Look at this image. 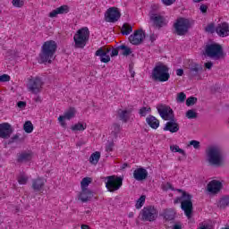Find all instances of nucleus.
<instances>
[{"instance_id":"52","label":"nucleus","mask_w":229,"mask_h":229,"mask_svg":"<svg viewBox=\"0 0 229 229\" xmlns=\"http://www.w3.org/2000/svg\"><path fill=\"white\" fill-rule=\"evenodd\" d=\"M162 3L165 4V6H171L174 3V0H162Z\"/></svg>"},{"instance_id":"53","label":"nucleus","mask_w":229,"mask_h":229,"mask_svg":"<svg viewBox=\"0 0 229 229\" xmlns=\"http://www.w3.org/2000/svg\"><path fill=\"white\" fill-rule=\"evenodd\" d=\"M17 106H18V108H26V102H24V101H19V102L17 103Z\"/></svg>"},{"instance_id":"51","label":"nucleus","mask_w":229,"mask_h":229,"mask_svg":"<svg viewBox=\"0 0 229 229\" xmlns=\"http://www.w3.org/2000/svg\"><path fill=\"white\" fill-rule=\"evenodd\" d=\"M117 55H119V48H113L112 51H111L110 55L112 57H114V56H117Z\"/></svg>"},{"instance_id":"10","label":"nucleus","mask_w":229,"mask_h":229,"mask_svg":"<svg viewBox=\"0 0 229 229\" xmlns=\"http://www.w3.org/2000/svg\"><path fill=\"white\" fill-rule=\"evenodd\" d=\"M44 81L39 77L32 78L29 81L28 89L32 94H38L42 92Z\"/></svg>"},{"instance_id":"44","label":"nucleus","mask_w":229,"mask_h":229,"mask_svg":"<svg viewBox=\"0 0 229 229\" xmlns=\"http://www.w3.org/2000/svg\"><path fill=\"white\" fill-rule=\"evenodd\" d=\"M161 189L162 191H174V189L173 188V185L171 184V182H166V183H163L161 185Z\"/></svg>"},{"instance_id":"24","label":"nucleus","mask_w":229,"mask_h":229,"mask_svg":"<svg viewBox=\"0 0 229 229\" xmlns=\"http://www.w3.org/2000/svg\"><path fill=\"white\" fill-rule=\"evenodd\" d=\"M160 216L165 221H174L176 211L174 208H165L162 210Z\"/></svg>"},{"instance_id":"28","label":"nucleus","mask_w":229,"mask_h":229,"mask_svg":"<svg viewBox=\"0 0 229 229\" xmlns=\"http://www.w3.org/2000/svg\"><path fill=\"white\" fill-rule=\"evenodd\" d=\"M146 121L148 126H150V128H153L154 130H157V128L160 126V122L158 121V119H157V117L153 115L148 116Z\"/></svg>"},{"instance_id":"61","label":"nucleus","mask_w":229,"mask_h":229,"mask_svg":"<svg viewBox=\"0 0 229 229\" xmlns=\"http://www.w3.org/2000/svg\"><path fill=\"white\" fill-rule=\"evenodd\" d=\"M189 144H199V141L192 140L189 142Z\"/></svg>"},{"instance_id":"41","label":"nucleus","mask_w":229,"mask_h":229,"mask_svg":"<svg viewBox=\"0 0 229 229\" xmlns=\"http://www.w3.org/2000/svg\"><path fill=\"white\" fill-rule=\"evenodd\" d=\"M186 117L188 119H196L198 117V113H196L194 110L190 109L186 112Z\"/></svg>"},{"instance_id":"42","label":"nucleus","mask_w":229,"mask_h":229,"mask_svg":"<svg viewBox=\"0 0 229 229\" xmlns=\"http://www.w3.org/2000/svg\"><path fill=\"white\" fill-rule=\"evenodd\" d=\"M185 99H187V96L185 95V93L181 92L177 94V98H176L177 103H184Z\"/></svg>"},{"instance_id":"15","label":"nucleus","mask_w":229,"mask_h":229,"mask_svg":"<svg viewBox=\"0 0 229 229\" xmlns=\"http://www.w3.org/2000/svg\"><path fill=\"white\" fill-rule=\"evenodd\" d=\"M76 115V109L74 107H71L69 110H67L64 115H60L58 117V121L63 126V128H65L67 126V123H65V119L67 121H71V119H73Z\"/></svg>"},{"instance_id":"20","label":"nucleus","mask_w":229,"mask_h":229,"mask_svg":"<svg viewBox=\"0 0 229 229\" xmlns=\"http://www.w3.org/2000/svg\"><path fill=\"white\" fill-rule=\"evenodd\" d=\"M94 198V192L91 190H81V192L78 193V199L81 201V203H87V201H90Z\"/></svg>"},{"instance_id":"49","label":"nucleus","mask_w":229,"mask_h":229,"mask_svg":"<svg viewBox=\"0 0 229 229\" xmlns=\"http://www.w3.org/2000/svg\"><path fill=\"white\" fill-rule=\"evenodd\" d=\"M0 81L4 82V81H10V77L7 74H4L0 76Z\"/></svg>"},{"instance_id":"58","label":"nucleus","mask_w":229,"mask_h":229,"mask_svg":"<svg viewBox=\"0 0 229 229\" xmlns=\"http://www.w3.org/2000/svg\"><path fill=\"white\" fill-rule=\"evenodd\" d=\"M176 74L177 76H183V69H177Z\"/></svg>"},{"instance_id":"7","label":"nucleus","mask_w":229,"mask_h":229,"mask_svg":"<svg viewBox=\"0 0 229 229\" xmlns=\"http://www.w3.org/2000/svg\"><path fill=\"white\" fill-rule=\"evenodd\" d=\"M140 219L144 222L153 223L158 219V210L155 206H146L140 212Z\"/></svg>"},{"instance_id":"3","label":"nucleus","mask_w":229,"mask_h":229,"mask_svg":"<svg viewBox=\"0 0 229 229\" xmlns=\"http://www.w3.org/2000/svg\"><path fill=\"white\" fill-rule=\"evenodd\" d=\"M206 157L209 165H215L216 167H221L225 164V158L221 153V149L216 147H208L206 149Z\"/></svg>"},{"instance_id":"1","label":"nucleus","mask_w":229,"mask_h":229,"mask_svg":"<svg viewBox=\"0 0 229 229\" xmlns=\"http://www.w3.org/2000/svg\"><path fill=\"white\" fill-rule=\"evenodd\" d=\"M177 192H181L182 196L176 197L174 199V205H178V203H180L181 209L184 212V216H186L188 219H191V217H192V210L194 208L192 205V195L182 189H177Z\"/></svg>"},{"instance_id":"8","label":"nucleus","mask_w":229,"mask_h":229,"mask_svg":"<svg viewBox=\"0 0 229 229\" xmlns=\"http://www.w3.org/2000/svg\"><path fill=\"white\" fill-rule=\"evenodd\" d=\"M106 189L108 192H117L123 187V177L117 175H109L106 177Z\"/></svg>"},{"instance_id":"11","label":"nucleus","mask_w":229,"mask_h":229,"mask_svg":"<svg viewBox=\"0 0 229 229\" xmlns=\"http://www.w3.org/2000/svg\"><path fill=\"white\" fill-rule=\"evenodd\" d=\"M189 26H191V22L189 20L185 18H180L174 24V28L177 35H185L187 31H189Z\"/></svg>"},{"instance_id":"21","label":"nucleus","mask_w":229,"mask_h":229,"mask_svg":"<svg viewBox=\"0 0 229 229\" xmlns=\"http://www.w3.org/2000/svg\"><path fill=\"white\" fill-rule=\"evenodd\" d=\"M119 133H121V125L114 123L112 126V131L107 140L108 144H114V142L117 140V135H119Z\"/></svg>"},{"instance_id":"18","label":"nucleus","mask_w":229,"mask_h":229,"mask_svg":"<svg viewBox=\"0 0 229 229\" xmlns=\"http://www.w3.org/2000/svg\"><path fill=\"white\" fill-rule=\"evenodd\" d=\"M223 189V183L217 180H212L208 183V192L217 194Z\"/></svg>"},{"instance_id":"60","label":"nucleus","mask_w":229,"mask_h":229,"mask_svg":"<svg viewBox=\"0 0 229 229\" xmlns=\"http://www.w3.org/2000/svg\"><path fill=\"white\" fill-rule=\"evenodd\" d=\"M81 229H91V228L87 225H81Z\"/></svg>"},{"instance_id":"12","label":"nucleus","mask_w":229,"mask_h":229,"mask_svg":"<svg viewBox=\"0 0 229 229\" xmlns=\"http://www.w3.org/2000/svg\"><path fill=\"white\" fill-rule=\"evenodd\" d=\"M105 17L106 22H117L121 19V13L116 7H110L106 10Z\"/></svg>"},{"instance_id":"5","label":"nucleus","mask_w":229,"mask_h":229,"mask_svg":"<svg viewBox=\"0 0 229 229\" xmlns=\"http://www.w3.org/2000/svg\"><path fill=\"white\" fill-rule=\"evenodd\" d=\"M204 55L208 56V58H212V60H221V58H225L223 47L216 43L207 45Z\"/></svg>"},{"instance_id":"40","label":"nucleus","mask_w":229,"mask_h":229,"mask_svg":"<svg viewBox=\"0 0 229 229\" xmlns=\"http://www.w3.org/2000/svg\"><path fill=\"white\" fill-rule=\"evenodd\" d=\"M149 112H151V107L143 106L140 109V115L141 117H146L147 114H149Z\"/></svg>"},{"instance_id":"38","label":"nucleus","mask_w":229,"mask_h":229,"mask_svg":"<svg viewBox=\"0 0 229 229\" xmlns=\"http://www.w3.org/2000/svg\"><path fill=\"white\" fill-rule=\"evenodd\" d=\"M170 149L171 151H173V153H180L181 155H183V157H185V151L180 148L178 145L170 146Z\"/></svg>"},{"instance_id":"43","label":"nucleus","mask_w":229,"mask_h":229,"mask_svg":"<svg viewBox=\"0 0 229 229\" xmlns=\"http://www.w3.org/2000/svg\"><path fill=\"white\" fill-rule=\"evenodd\" d=\"M197 102H198V98H197L190 97L186 100V106H192V105H196Z\"/></svg>"},{"instance_id":"4","label":"nucleus","mask_w":229,"mask_h":229,"mask_svg":"<svg viewBox=\"0 0 229 229\" xmlns=\"http://www.w3.org/2000/svg\"><path fill=\"white\" fill-rule=\"evenodd\" d=\"M171 74H169V67L167 65L158 63L152 71V79L155 81H169Z\"/></svg>"},{"instance_id":"29","label":"nucleus","mask_w":229,"mask_h":229,"mask_svg":"<svg viewBox=\"0 0 229 229\" xmlns=\"http://www.w3.org/2000/svg\"><path fill=\"white\" fill-rule=\"evenodd\" d=\"M100 159H101V152L99 151L93 152L89 157V164H91V165H98Z\"/></svg>"},{"instance_id":"9","label":"nucleus","mask_w":229,"mask_h":229,"mask_svg":"<svg viewBox=\"0 0 229 229\" xmlns=\"http://www.w3.org/2000/svg\"><path fill=\"white\" fill-rule=\"evenodd\" d=\"M149 21L154 28H164L167 26V20L162 14L156 13L155 11H150L148 13Z\"/></svg>"},{"instance_id":"63","label":"nucleus","mask_w":229,"mask_h":229,"mask_svg":"<svg viewBox=\"0 0 229 229\" xmlns=\"http://www.w3.org/2000/svg\"><path fill=\"white\" fill-rule=\"evenodd\" d=\"M160 7L158 6V5H157V4H154L153 6H152V10H158Z\"/></svg>"},{"instance_id":"19","label":"nucleus","mask_w":229,"mask_h":229,"mask_svg":"<svg viewBox=\"0 0 229 229\" xmlns=\"http://www.w3.org/2000/svg\"><path fill=\"white\" fill-rule=\"evenodd\" d=\"M33 158V151L24 150L17 154V162L18 164H22L24 162H30Z\"/></svg>"},{"instance_id":"48","label":"nucleus","mask_w":229,"mask_h":229,"mask_svg":"<svg viewBox=\"0 0 229 229\" xmlns=\"http://www.w3.org/2000/svg\"><path fill=\"white\" fill-rule=\"evenodd\" d=\"M12 142H21V134L16 133L14 136H13Z\"/></svg>"},{"instance_id":"22","label":"nucleus","mask_w":229,"mask_h":229,"mask_svg":"<svg viewBox=\"0 0 229 229\" xmlns=\"http://www.w3.org/2000/svg\"><path fill=\"white\" fill-rule=\"evenodd\" d=\"M218 37H229V24L227 22L219 23L216 28Z\"/></svg>"},{"instance_id":"30","label":"nucleus","mask_w":229,"mask_h":229,"mask_svg":"<svg viewBox=\"0 0 229 229\" xmlns=\"http://www.w3.org/2000/svg\"><path fill=\"white\" fill-rule=\"evenodd\" d=\"M199 71H201V66H199L198 64H193L190 67V75L191 78H194V76H198V72H199Z\"/></svg>"},{"instance_id":"23","label":"nucleus","mask_w":229,"mask_h":229,"mask_svg":"<svg viewBox=\"0 0 229 229\" xmlns=\"http://www.w3.org/2000/svg\"><path fill=\"white\" fill-rule=\"evenodd\" d=\"M46 179L42 177H38L32 180V189L35 192H40L44 191V185H46Z\"/></svg>"},{"instance_id":"62","label":"nucleus","mask_w":229,"mask_h":229,"mask_svg":"<svg viewBox=\"0 0 229 229\" xmlns=\"http://www.w3.org/2000/svg\"><path fill=\"white\" fill-rule=\"evenodd\" d=\"M193 146L194 149H199V144H191Z\"/></svg>"},{"instance_id":"14","label":"nucleus","mask_w":229,"mask_h":229,"mask_svg":"<svg viewBox=\"0 0 229 229\" xmlns=\"http://www.w3.org/2000/svg\"><path fill=\"white\" fill-rule=\"evenodd\" d=\"M157 112L159 115L165 121H171L174 119V114H173V109L167 106H160L157 107Z\"/></svg>"},{"instance_id":"59","label":"nucleus","mask_w":229,"mask_h":229,"mask_svg":"<svg viewBox=\"0 0 229 229\" xmlns=\"http://www.w3.org/2000/svg\"><path fill=\"white\" fill-rule=\"evenodd\" d=\"M149 40L151 42H155V40H157V35L156 34H151L149 37Z\"/></svg>"},{"instance_id":"47","label":"nucleus","mask_w":229,"mask_h":229,"mask_svg":"<svg viewBox=\"0 0 229 229\" xmlns=\"http://www.w3.org/2000/svg\"><path fill=\"white\" fill-rule=\"evenodd\" d=\"M197 229H214V227L210 226L208 224H200Z\"/></svg>"},{"instance_id":"50","label":"nucleus","mask_w":229,"mask_h":229,"mask_svg":"<svg viewBox=\"0 0 229 229\" xmlns=\"http://www.w3.org/2000/svg\"><path fill=\"white\" fill-rule=\"evenodd\" d=\"M206 31L208 33H214V24H209L206 27Z\"/></svg>"},{"instance_id":"6","label":"nucleus","mask_w":229,"mask_h":229,"mask_svg":"<svg viewBox=\"0 0 229 229\" xmlns=\"http://www.w3.org/2000/svg\"><path fill=\"white\" fill-rule=\"evenodd\" d=\"M89 37L90 31L89 30V28L83 27L81 30H77L73 37L75 47L79 49H83V47L87 46V42H89Z\"/></svg>"},{"instance_id":"16","label":"nucleus","mask_w":229,"mask_h":229,"mask_svg":"<svg viewBox=\"0 0 229 229\" xmlns=\"http://www.w3.org/2000/svg\"><path fill=\"white\" fill-rule=\"evenodd\" d=\"M13 133V127L8 123L0 124V139H10Z\"/></svg>"},{"instance_id":"54","label":"nucleus","mask_w":229,"mask_h":229,"mask_svg":"<svg viewBox=\"0 0 229 229\" xmlns=\"http://www.w3.org/2000/svg\"><path fill=\"white\" fill-rule=\"evenodd\" d=\"M208 9V7L205 4H201L199 7V10L202 13H207V10Z\"/></svg>"},{"instance_id":"27","label":"nucleus","mask_w":229,"mask_h":229,"mask_svg":"<svg viewBox=\"0 0 229 229\" xmlns=\"http://www.w3.org/2000/svg\"><path fill=\"white\" fill-rule=\"evenodd\" d=\"M64 13H69V6L62 5L60 7H57L56 9L50 12L48 16L53 19L55 17H57L58 15H63Z\"/></svg>"},{"instance_id":"13","label":"nucleus","mask_w":229,"mask_h":229,"mask_svg":"<svg viewBox=\"0 0 229 229\" xmlns=\"http://www.w3.org/2000/svg\"><path fill=\"white\" fill-rule=\"evenodd\" d=\"M144 38H146V32L142 30H139L129 37V42H131L132 46H140V44L144 42Z\"/></svg>"},{"instance_id":"64","label":"nucleus","mask_w":229,"mask_h":229,"mask_svg":"<svg viewBox=\"0 0 229 229\" xmlns=\"http://www.w3.org/2000/svg\"><path fill=\"white\" fill-rule=\"evenodd\" d=\"M129 217H133V213L132 212L129 213Z\"/></svg>"},{"instance_id":"39","label":"nucleus","mask_w":229,"mask_h":229,"mask_svg":"<svg viewBox=\"0 0 229 229\" xmlns=\"http://www.w3.org/2000/svg\"><path fill=\"white\" fill-rule=\"evenodd\" d=\"M23 130L26 133H31L33 131V123L31 122L27 121L23 125Z\"/></svg>"},{"instance_id":"37","label":"nucleus","mask_w":229,"mask_h":229,"mask_svg":"<svg viewBox=\"0 0 229 229\" xmlns=\"http://www.w3.org/2000/svg\"><path fill=\"white\" fill-rule=\"evenodd\" d=\"M218 207H220V208H226V207H229V197H223L218 202Z\"/></svg>"},{"instance_id":"32","label":"nucleus","mask_w":229,"mask_h":229,"mask_svg":"<svg viewBox=\"0 0 229 229\" xmlns=\"http://www.w3.org/2000/svg\"><path fill=\"white\" fill-rule=\"evenodd\" d=\"M131 31H133V28L131 27V25H130L128 23H124L122 26V29H121L122 35H130V33H131Z\"/></svg>"},{"instance_id":"25","label":"nucleus","mask_w":229,"mask_h":229,"mask_svg":"<svg viewBox=\"0 0 229 229\" xmlns=\"http://www.w3.org/2000/svg\"><path fill=\"white\" fill-rule=\"evenodd\" d=\"M165 131H170L171 133H176L180 130V125L176 123V120L172 119L167 122L164 127Z\"/></svg>"},{"instance_id":"46","label":"nucleus","mask_w":229,"mask_h":229,"mask_svg":"<svg viewBox=\"0 0 229 229\" xmlns=\"http://www.w3.org/2000/svg\"><path fill=\"white\" fill-rule=\"evenodd\" d=\"M18 183L20 184V185H26V183H28V177H26V176H20L19 178H18Z\"/></svg>"},{"instance_id":"56","label":"nucleus","mask_w":229,"mask_h":229,"mask_svg":"<svg viewBox=\"0 0 229 229\" xmlns=\"http://www.w3.org/2000/svg\"><path fill=\"white\" fill-rule=\"evenodd\" d=\"M106 151H114V144H109L106 147Z\"/></svg>"},{"instance_id":"17","label":"nucleus","mask_w":229,"mask_h":229,"mask_svg":"<svg viewBox=\"0 0 229 229\" xmlns=\"http://www.w3.org/2000/svg\"><path fill=\"white\" fill-rule=\"evenodd\" d=\"M110 48L102 47L96 51L95 56H99L102 64H108V62H110V55H108V53H110Z\"/></svg>"},{"instance_id":"34","label":"nucleus","mask_w":229,"mask_h":229,"mask_svg":"<svg viewBox=\"0 0 229 229\" xmlns=\"http://www.w3.org/2000/svg\"><path fill=\"white\" fill-rule=\"evenodd\" d=\"M71 130L72 131H83L84 130H87V124L79 123L72 125Z\"/></svg>"},{"instance_id":"57","label":"nucleus","mask_w":229,"mask_h":229,"mask_svg":"<svg viewBox=\"0 0 229 229\" xmlns=\"http://www.w3.org/2000/svg\"><path fill=\"white\" fill-rule=\"evenodd\" d=\"M172 229H182V224L177 223L173 225Z\"/></svg>"},{"instance_id":"26","label":"nucleus","mask_w":229,"mask_h":229,"mask_svg":"<svg viewBox=\"0 0 229 229\" xmlns=\"http://www.w3.org/2000/svg\"><path fill=\"white\" fill-rule=\"evenodd\" d=\"M148 170L145 168H137L133 172V178L137 180V182H142V180H146L148 178Z\"/></svg>"},{"instance_id":"55","label":"nucleus","mask_w":229,"mask_h":229,"mask_svg":"<svg viewBox=\"0 0 229 229\" xmlns=\"http://www.w3.org/2000/svg\"><path fill=\"white\" fill-rule=\"evenodd\" d=\"M204 65L206 69H212V66L214 65V64H212V62H208V63H205Z\"/></svg>"},{"instance_id":"2","label":"nucleus","mask_w":229,"mask_h":229,"mask_svg":"<svg viewBox=\"0 0 229 229\" xmlns=\"http://www.w3.org/2000/svg\"><path fill=\"white\" fill-rule=\"evenodd\" d=\"M58 45L54 40L46 41L41 47V52L39 54V60L41 64H53V60L56 58V49Z\"/></svg>"},{"instance_id":"35","label":"nucleus","mask_w":229,"mask_h":229,"mask_svg":"<svg viewBox=\"0 0 229 229\" xmlns=\"http://www.w3.org/2000/svg\"><path fill=\"white\" fill-rule=\"evenodd\" d=\"M130 111L123 110L119 113L120 120L123 121V123H128V119H130Z\"/></svg>"},{"instance_id":"45","label":"nucleus","mask_w":229,"mask_h":229,"mask_svg":"<svg viewBox=\"0 0 229 229\" xmlns=\"http://www.w3.org/2000/svg\"><path fill=\"white\" fill-rule=\"evenodd\" d=\"M13 5H14L16 8H21V7L24 6V1L13 0Z\"/></svg>"},{"instance_id":"36","label":"nucleus","mask_w":229,"mask_h":229,"mask_svg":"<svg viewBox=\"0 0 229 229\" xmlns=\"http://www.w3.org/2000/svg\"><path fill=\"white\" fill-rule=\"evenodd\" d=\"M119 51H122V55H123V56H128L130 55H131V48L122 45L120 47H118Z\"/></svg>"},{"instance_id":"31","label":"nucleus","mask_w":229,"mask_h":229,"mask_svg":"<svg viewBox=\"0 0 229 229\" xmlns=\"http://www.w3.org/2000/svg\"><path fill=\"white\" fill-rule=\"evenodd\" d=\"M92 183V178L84 177L81 182V190H89V185Z\"/></svg>"},{"instance_id":"33","label":"nucleus","mask_w":229,"mask_h":229,"mask_svg":"<svg viewBox=\"0 0 229 229\" xmlns=\"http://www.w3.org/2000/svg\"><path fill=\"white\" fill-rule=\"evenodd\" d=\"M144 203H146V196L141 195L138 199V200L136 201V204H135V208H137V210H140V208H142V207H144Z\"/></svg>"}]
</instances>
